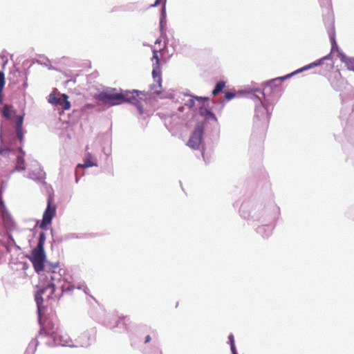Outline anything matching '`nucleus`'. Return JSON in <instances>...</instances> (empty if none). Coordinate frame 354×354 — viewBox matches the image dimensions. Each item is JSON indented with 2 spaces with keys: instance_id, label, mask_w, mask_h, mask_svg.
<instances>
[{
  "instance_id": "26",
  "label": "nucleus",
  "mask_w": 354,
  "mask_h": 354,
  "mask_svg": "<svg viewBox=\"0 0 354 354\" xmlns=\"http://www.w3.org/2000/svg\"><path fill=\"white\" fill-rule=\"evenodd\" d=\"M151 341V337L149 335H147L146 337H145V343H148Z\"/></svg>"
},
{
  "instance_id": "29",
  "label": "nucleus",
  "mask_w": 354,
  "mask_h": 354,
  "mask_svg": "<svg viewBox=\"0 0 354 354\" xmlns=\"http://www.w3.org/2000/svg\"><path fill=\"white\" fill-rule=\"evenodd\" d=\"M0 153H1V151H0Z\"/></svg>"
},
{
  "instance_id": "18",
  "label": "nucleus",
  "mask_w": 354,
  "mask_h": 354,
  "mask_svg": "<svg viewBox=\"0 0 354 354\" xmlns=\"http://www.w3.org/2000/svg\"><path fill=\"white\" fill-rule=\"evenodd\" d=\"M5 84L4 74L0 71V103L2 102V92Z\"/></svg>"
},
{
  "instance_id": "12",
  "label": "nucleus",
  "mask_w": 354,
  "mask_h": 354,
  "mask_svg": "<svg viewBox=\"0 0 354 354\" xmlns=\"http://www.w3.org/2000/svg\"><path fill=\"white\" fill-rule=\"evenodd\" d=\"M17 121L16 122V131L17 136L19 140L21 142L23 140V133H22V124H23V117L17 115Z\"/></svg>"
},
{
  "instance_id": "17",
  "label": "nucleus",
  "mask_w": 354,
  "mask_h": 354,
  "mask_svg": "<svg viewBox=\"0 0 354 354\" xmlns=\"http://www.w3.org/2000/svg\"><path fill=\"white\" fill-rule=\"evenodd\" d=\"M195 100L203 101V102H208V97H194L193 98L189 100L186 105H187L190 109L195 106Z\"/></svg>"
},
{
  "instance_id": "6",
  "label": "nucleus",
  "mask_w": 354,
  "mask_h": 354,
  "mask_svg": "<svg viewBox=\"0 0 354 354\" xmlns=\"http://www.w3.org/2000/svg\"><path fill=\"white\" fill-rule=\"evenodd\" d=\"M204 125L203 123H198L188 140L187 145L194 149H198L203 138Z\"/></svg>"
},
{
  "instance_id": "9",
  "label": "nucleus",
  "mask_w": 354,
  "mask_h": 354,
  "mask_svg": "<svg viewBox=\"0 0 354 354\" xmlns=\"http://www.w3.org/2000/svg\"><path fill=\"white\" fill-rule=\"evenodd\" d=\"M255 117L257 119L256 123L257 126H259V122L261 121L263 126L266 128L268 127L270 115L262 107H259L256 109Z\"/></svg>"
},
{
  "instance_id": "16",
  "label": "nucleus",
  "mask_w": 354,
  "mask_h": 354,
  "mask_svg": "<svg viewBox=\"0 0 354 354\" xmlns=\"http://www.w3.org/2000/svg\"><path fill=\"white\" fill-rule=\"evenodd\" d=\"M225 86V82L224 81H220L216 83L214 90L212 93L213 95H216L218 93H221L224 87Z\"/></svg>"
},
{
  "instance_id": "24",
  "label": "nucleus",
  "mask_w": 354,
  "mask_h": 354,
  "mask_svg": "<svg viewBox=\"0 0 354 354\" xmlns=\"http://www.w3.org/2000/svg\"><path fill=\"white\" fill-rule=\"evenodd\" d=\"M49 334L52 335H54V338L56 339L57 338V331H52V332H48Z\"/></svg>"
},
{
  "instance_id": "15",
  "label": "nucleus",
  "mask_w": 354,
  "mask_h": 354,
  "mask_svg": "<svg viewBox=\"0 0 354 354\" xmlns=\"http://www.w3.org/2000/svg\"><path fill=\"white\" fill-rule=\"evenodd\" d=\"M15 169L18 171H22L26 169L25 160L22 156L17 157Z\"/></svg>"
},
{
  "instance_id": "8",
  "label": "nucleus",
  "mask_w": 354,
  "mask_h": 354,
  "mask_svg": "<svg viewBox=\"0 0 354 354\" xmlns=\"http://www.w3.org/2000/svg\"><path fill=\"white\" fill-rule=\"evenodd\" d=\"M68 99V96L66 94H62L60 97H58L55 93H50L48 96V101L53 105L62 106V109L66 111L71 109V103Z\"/></svg>"
},
{
  "instance_id": "2",
  "label": "nucleus",
  "mask_w": 354,
  "mask_h": 354,
  "mask_svg": "<svg viewBox=\"0 0 354 354\" xmlns=\"http://www.w3.org/2000/svg\"><path fill=\"white\" fill-rule=\"evenodd\" d=\"M64 272L58 264L50 265L45 270L44 280L57 286L61 290L62 294L71 292L75 290V287L63 278Z\"/></svg>"
},
{
  "instance_id": "4",
  "label": "nucleus",
  "mask_w": 354,
  "mask_h": 354,
  "mask_svg": "<svg viewBox=\"0 0 354 354\" xmlns=\"http://www.w3.org/2000/svg\"><path fill=\"white\" fill-rule=\"evenodd\" d=\"M59 288L57 286H55L53 283H47L46 285L44 286V287L41 288L40 290L35 294V301L37 302L38 308H40V305L41 304L44 299L42 296H45L47 300H57L61 296V294H56V289Z\"/></svg>"
},
{
  "instance_id": "21",
  "label": "nucleus",
  "mask_w": 354,
  "mask_h": 354,
  "mask_svg": "<svg viewBox=\"0 0 354 354\" xmlns=\"http://www.w3.org/2000/svg\"><path fill=\"white\" fill-rule=\"evenodd\" d=\"M235 95H236L235 93H234L232 92H226L225 94V97L226 100H230L232 98H234L235 97Z\"/></svg>"
},
{
  "instance_id": "27",
  "label": "nucleus",
  "mask_w": 354,
  "mask_h": 354,
  "mask_svg": "<svg viewBox=\"0 0 354 354\" xmlns=\"http://www.w3.org/2000/svg\"><path fill=\"white\" fill-rule=\"evenodd\" d=\"M322 4H328L330 0H320Z\"/></svg>"
},
{
  "instance_id": "14",
  "label": "nucleus",
  "mask_w": 354,
  "mask_h": 354,
  "mask_svg": "<svg viewBox=\"0 0 354 354\" xmlns=\"http://www.w3.org/2000/svg\"><path fill=\"white\" fill-rule=\"evenodd\" d=\"M2 115L7 120H10L12 113H14L12 106L6 104L3 105L1 111Z\"/></svg>"
},
{
  "instance_id": "20",
  "label": "nucleus",
  "mask_w": 354,
  "mask_h": 354,
  "mask_svg": "<svg viewBox=\"0 0 354 354\" xmlns=\"http://www.w3.org/2000/svg\"><path fill=\"white\" fill-rule=\"evenodd\" d=\"M44 243L38 242L37 247L33 250L41 252H45L44 249Z\"/></svg>"
},
{
  "instance_id": "1",
  "label": "nucleus",
  "mask_w": 354,
  "mask_h": 354,
  "mask_svg": "<svg viewBox=\"0 0 354 354\" xmlns=\"http://www.w3.org/2000/svg\"><path fill=\"white\" fill-rule=\"evenodd\" d=\"M145 97V94L137 90L125 91L122 93H116L115 89L110 92H102L98 95L97 100L105 104L115 106L125 102L136 106L140 111L142 113L141 101Z\"/></svg>"
},
{
  "instance_id": "5",
  "label": "nucleus",
  "mask_w": 354,
  "mask_h": 354,
  "mask_svg": "<svg viewBox=\"0 0 354 354\" xmlns=\"http://www.w3.org/2000/svg\"><path fill=\"white\" fill-rule=\"evenodd\" d=\"M53 198L52 196H49L48 199L47 207L44 211L43 218L39 224V227L41 229H46L51 224L52 220L56 214V206L53 205Z\"/></svg>"
},
{
  "instance_id": "7",
  "label": "nucleus",
  "mask_w": 354,
  "mask_h": 354,
  "mask_svg": "<svg viewBox=\"0 0 354 354\" xmlns=\"http://www.w3.org/2000/svg\"><path fill=\"white\" fill-rule=\"evenodd\" d=\"M33 265V268L37 273L44 270V262L46 260L45 252L32 251L31 257L29 258Z\"/></svg>"
},
{
  "instance_id": "22",
  "label": "nucleus",
  "mask_w": 354,
  "mask_h": 354,
  "mask_svg": "<svg viewBox=\"0 0 354 354\" xmlns=\"http://www.w3.org/2000/svg\"><path fill=\"white\" fill-rule=\"evenodd\" d=\"M228 338L230 342V347L231 348H233L234 346H235L234 335L232 334H230Z\"/></svg>"
},
{
  "instance_id": "19",
  "label": "nucleus",
  "mask_w": 354,
  "mask_h": 354,
  "mask_svg": "<svg viewBox=\"0 0 354 354\" xmlns=\"http://www.w3.org/2000/svg\"><path fill=\"white\" fill-rule=\"evenodd\" d=\"M345 64L349 71L354 72V58H348L345 61Z\"/></svg>"
},
{
  "instance_id": "3",
  "label": "nucleus",
  "mask_w": 354,
  "mask_h": 354,
  "mask_svg": "<svg viewBox=\"0 0 354 354\" xmlns=\"http://www.w3.org/2000/svg\"><path fill=\"white\" fill-rule=\"evenodd\" d=\"M158 53L159 52L158 50H154L153 51V57L151 58V61L153 62L152 76L153 81L156 83V84H153L151 86V89L156 94H160L162 93V72L160 68V59L158 57Z\"/></svg>"
},
{
  "instance_id": "25",
  "label": "nucleus",
  "mask_w": 354,
  "mask_h": 354,
  "mask_svg": "<svg viewBox=\"0 0 354 354\" xmlns=\"http://www.w3.org/2000/svg\"><path fill=\"white\" fill-rule=\"evenodd\" d=\"M161 0H156L155 3L151 6L153 7L157 6L160 3Z\"/></svg>"
},
{
  "instance_id": "11",
  "label": "nucleus",
  "mask_w": 354,
  "mask_h": 354,
  "mask_svg": "<svg viewBox=\"0 0 354 354\" xmlns=\"http://www.w3.org/2000/svg\"><path fill=\"white\" fill-rule=\"evenodd\" d=\"M320 62H321V61L319 60V61H317V62H313V63H312V64H309V65H307V66H304V67H302V68H299V69H298V70H297V71H294L293 73H290V74H288V75H286V76H285V77H281V80H285V79H286V78H288V77H292V75H294L295 74H297V73H301V72H302V71H306L307 69H309V68H312V67L316 66H317V65H319V64Z\"/></svg>"
},
{
  "instance_id": "10",
  "label": "nucleus",
  "mask_w": 354,
  "mask_h": 354,
  "mask_svg": "<svg viewBox=\"0 0 354 354\" xmlns=\"http://www.w3.org/2000/svg\"><path fill=\"white\" fill-rule=\"evenodd\" d=\"M208 103L207 102H203V104L199 108V113L200 115L205 118L206 120H212L214 122H217V118L214 113H213L208 109Z\"/></svg>"
},
{
  "instance_id": "30",
  "label": "nucleus",
  "mask_w": 354,
  "mask_h": 354,
  "mask_svg": "<svg viewBox=\"0 0 354 354\" xmlns=\"http://www.w3.org/2000/svg\"><path fill=\"white\" fill-rule=\"evenodd\" d=\"M166 1V0H165V2Z\"/></svg>"
},
{
  "instance_id": "23",
  "label": "nucleus",
  "mask_w": 354,
  "mask_h": 354,
  "mask_svg": "<svg viewBox=\"0 0 354 354\" xmlns=\"http://www.w3.org/2000/svg\"><path fill=\"white\" fill-rule=\"evenodd\" d=\"M38 242H41V243H44L45 242V235L44 233H41L39 234V241Z\"/></svg>"
},
{
  "instance_id": "28",
  "label": "nucleus",
  "mask_w": 354,
  "mask_h": 354,
  "mask_svg": "<svg viewBox=\"0 0 354 354\" xmlns=\"http://www.w3.org/2000/svg\"><path fill=\"white\" fill-rule=\"evenodd\" d=\"M231 350H232V354H237L235 346H234L233 348H231Z\"/></svg>"
},
{
  "instance_id": "13",
  "label": "nucleus",
  "mask_w": 354,
  "mask_h": 354,
  "mask_svg": "<svg viewBox=\"0 0 354 354\" xmlns=\"http://www.w3.org/2000/svg\"><path fill=\"white\" fill-rule=\"evenodd\" d=\"M96 164L93 162L91 153H87L84 159L83 164H78V167L87 168L95 166Z\"/></svg>"
}]
</instances>
